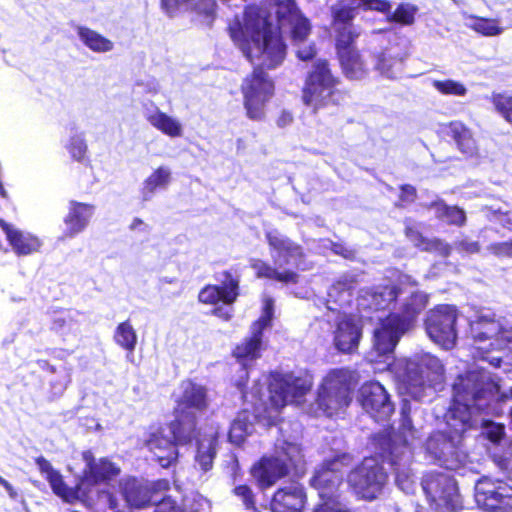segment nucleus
Returning <instances> with one entry per match:
<instances>
[{"mask_svg":"<svg viewBox=\"0 0 512 512\" xmlns=\"http://www.w3.org/2000/svg\"><path fill=\"white\" fill-rule=\"evenodd\" d=\"M273 7L278 26L274 25L272 13L265 6H248L242 16L229 23V33L234 44L254 65L274 68L286 55L278 29L285 24L291 26L292 39L303 40L310 34V23L296 7L294 0H275Z\"/></svg>","mask_w":512,"mask_h":512,"instance_id":"f257e3e1","label":"nucleus"},{"mask_svg":"<svg viewBox=\"0 0 512 512\" xmlns=\"http://www.w3.org/2000/svg\"><path fill=\"white\" fill-rule=\"evenodd\" d=\"M400 292L394 285L377 286L363 290L357 299L358 307L363 310L391 309L386 317H378L379 326L374 330L373 350L368 359L379 361L378 357L389 358L400 338L414 325L417 317L428 304V295L416 291L397 304Z\"/></svg>","mask_w":512,"mask_h":512,"instance_id":"f03ea898","label":"nucleus"},{"mask_svg":"<svg viewBox=\"0 0 512 512\" xmlns=\"http://www.w3.org/2000/svg\"><path fill=\"white\" fill-rule=\"evenodd\" d=\"M313 378L309 374L272 373L261 384L255 383L251 391L242 392L245 402L253 407V415L247 410L240 412L233 420L228 438L235 445H240L253 431V419L263 418L275 421L281 408L288 404L299 405L311 390Z\"/></svg>","mask_w":512,"mask_h":512,"instance_id":"7ed1b4c3","label":"nucleus"},{"mask_svg":"<svg viewBox=\"0 0 512 512\" xmlns=\"http://www.w3.org/2000/svg\"><path fill=\"white\" fill-rule=\"evenodd\" d=\"M479 375L467 373L460 376L454 384V398L446 423L448 431L434 433L426 442L427 452L441 465L449 470H458L464 466L467 455L462 450L463 434L477 424L473 417V409L469 406L467 388L476 382Z\"/></svg>","mask_w":512,"mask_h":512,"instance_id":"20e7f679","label":"nucleus"},{"mask_svg":"<svg viewBox=\"0 0 512 512\" xmlns=\"http://www.w3.org/2000/svg\"><path fill=\"white\" fill-rule=\"evenodd\" d=\"M469 373L479 375L476 382H472L467 388L468 404L473 409V417L476 419L477 426L480 424L483 428V434L495 445H509L510 440L506 436L505 426L493 421L478 419V414L492 412L495 414H504V410L498 407L500 403H506L512 398V388L509 394L501 393L499 384L493 380L484 369L473 370Z\"/></svg>","mask_w":512,"mask_h":512,"instance_id":"39448f33","label":"nucleus"},{"mask_svg":"<svg viewBox=\"0 0 512 512\" xmlns=\"http://www.w3.org/2000/svg\"><path fill=\"white\" fill-rule=\"evenodd\" d=\"M378 357V362L391 366L398 380L406 387L407 392L414 398L421 400L425 390L440 389L444 382V366L442 362L430 353H421L411 359H400L391 364L389 359Z\"/></svg>","mask_w":512,"mask_h":512,"instance_id":"423d86ee","label":"nucleus"},{"mask_svg":"<svg viewBox=\"0 0 512 512\" xmlns=\"http://www.w3.org/2000/svg\"><path fill=\"white\" fill-rule=\"evenodd\" d=\"M470 333L475 357L487 361L494 367H500L502 357L497 354L508 347L512 342V317H501L490 311H480L470 321Z\"/></svg>","mask_w":512,"mask_h":512,"instance_id":"0eeeda50","label":"nucleus"},{"mask_svg":"<svg viewBox=\"0 0 512 512\" xmlns=\"http://www.w3.org/2000/svg\"><path fill=\"white\" fill-rule=\"evenodd\" d=\"M409 411L410 408L404 404L398 433L389 439H380L381 456L394 467L396 484L406 494L412 493L415 489V479L409 464L417 431L413 428Z\"/></svg>","mask_w":512,"mask_h":512,"instance_id":"6e6552de","label":"nucleus"},{"mask_svg":"<svg viewBox=\"0 0 512 512\" xmlns=\"http://www.w3.org/2000/svg\"><path fill=\"white\" fill-rule=\"evenodd\" d=\"M82 458L86 467L79 481V489L85 502L97 501L111 510L116 509L118 501L114 490L120 468L106 458L95 460L91 451H84Z\"/></svg>","mask_w":512,"mask_h":512,"instance_id":"1a4fd4ad","label":"nucleus"},{"mask_svg":"<svg viewBox=\"0 0 512 512\" xmlns=\"http://www.w3.org/2000/svg\"><path fill=\"white\" fill-rule=\"evenodd\" d=\"M265 236L269 246L270 256L277 268L271 267L260 259H253L251 261V267L254 269L257 277L268 278L283 283L296 282L298 275L294 271L290 269L280 271L279 269L286 266L298 267L303 256L302 248L275 229L268 230Z\"/></svg>","mask_w":512,"mask_h":512,"instance_id":"9d476101","label":"nucleus"},{"mask_svg":"<svg viewBox=\"0 0 512 512\" xmlns=\"http://www.w3.org/2000/svg\"><path fill=\"white\" fill-rule=\"evenodd\" d=\"M356 381L353 371L347 368L330 370L322 379L316 398L315 416L332 417L342 413L352 401Z\"/></svg>","mask_w":512,"mask_h":512,"instance_id":"9b49d317","label":"nucleus"},{"mask_svg":"<svg viewBox=\"0 0 512 512\" xmlns=\"http://www.w3.org/2000/svg\"><path fill=\"white\" fill-rule=\"evenodd\" d=\"M181 390L175 408V420L169 432L174 433L181 441H191L197 415L208 406L207 389L192 381H185L181 384Z\"/></svg>","mask_w":512,"mask_h":512,"instance_id":"f8f14e48","label":"nucleus"},{"mask_svg":"<svg viewBox=\"0 0 512 512\" xmlns=\"http://www.w3.org/2000/svg\"><path fill=\"white\" fill-rule=\"evenodd\" d=\"M303 459L302 449L298 443L278 439L274 454L263 457L251 470L261 488L274 485L288 474L289 466H297Z\"/></svg>","mask_w":512,"mask_h":512,"instance_id":"ddd939ff","label":"nucleus"},{"mask_svg":"<svg viewBox=\"0 0 512 512\" xmlns=\"http://www.w3.org/2000/svg\"><path fill=\"white\" fill-rule=\"evenodd\" d=\"M336 86L337 79L332 75L327 61L317 59L306 78L302 100L315 113L329 104H339L343 95Z\"/></svg>","mask_w":512,"mask_h":512,"instance_id":"4468645a","label":"nucleus"},{"mask_svg":"<svg viewBox=\"0 0 512 512\" xmlns=\"http://www.w3.org/2000/svg\"><path fill=\"white\" fill-rule=\"evenodd\" d=\"M273 317V300L265 299L263 312L260 318L250 328V335L237 344L233 350V357L242 365L236 386L242 391L248 378L247 366L261 357L264 350L263 330L270 326Z\"/></svg>","mask_w":512,"mask_h":512,"instance_id":"2eb2a0df","label":"nucleus"},{"mask_svg":"<svg viewBox=\"0 0 512 512\" xmlns=\"http://www.w3.org/2000/svg\"><path fill=\"white\" fill-rule=\"evenodd\" d=\"M243 105L249 119H264L266 105L274 94V84L267 74L259 67L247 76L241 85Z\"/></svg>","mask_w":512,"mask_h":512,"instance_id":"dca6fc26","label":"nucleus"},{"mask_svg":"<svg viewBox=\"0 0 512 512\" xmlns=\"http://www.w3.org/2000/svg\"><path fill=\"white\" fill-rule=\"evenodd\" d=\"M422 487L431 508L450 512L462 506L455 479L448 473L431 472L422 480Z\"/></svg>","mask_w":512,"mask_h":512,"instance_id":"f3484780","label":"nucleus"},{"mask_svg":"<svg viewBox=\"0 0 512 512\" xmlns=\"http://www.w3.org/2000/svg\"><path fill=\"white\" fill-rule=\"evenodd\" d=\"M351 462L350 456L341 454L333 457L332 459L325 460L323 464L315 471L311 479V485L318 490L319 497L322 501L318 505L324 506L328 502H336L338 507L342 509L347 508L335 496L338 486L342 483L344 469L349 466Z\"/></svg>","mask_w":512,"mask_h":512,"instance_id":"a211bd4d","label":"nucleus"},{"mask_svg":"<svg viewBox=\"0 0 512 512\" xmlns=\"http://www.w3.org/2000/svg\"><path fill=\"white\" fill-rule=\"evenodd\" d=\"M387 475L376 458H365L348 477L355 493L363 499H375L382 491Z\"/></svg>","mask_w":512,"mask_h":512,"instance_id":"6ab92c4d","label":"nucleus"},{"mask_svg":"<svg viewBox=\"0 0 512 512\" xmlns=\"http://www.w3.org/2000/svg\"><path fill=\"white\" fill-rule=\"evenodd\" d=\"M456 320L457 311L454 306L440 305L430 310L425 321L429 338L444 349L453 348L457 338Z\"/></svg>","mask_w":512,"mask_h":512,"instance_id":"aec40b11","label":"nucleus"},{"mask_svg":"<svg viewBox=\"0 0 512 512\" xmlns=\"http://www.w3.org/2000/svg\"><path fill=\"white\" fill-rule=\"evenodd\" d=\"M239 295V279L229 272L223 273L221 286L207 285L199 293V301L205 304L216 305L222 302L224 306H218L213 310L217 317L228 321L232 317L231 305Z\"/></svg>","mask_w":512,"mask_h":512,"instance_id":"412c9836","label":"nucleus"},{"mask_svg":"<svg viewBox=\"0 0 512 512\" xmlns=\"http://www.w3.org/2000/svg\"><path fill=\"white\" fill-rule=\"evenodd\" d=\"M479 506L492 512H512V486L501 480L483 477L475 485Z\"/></svg>","mask_w":512,"mask_h":512,"instance_id":"4be33fe9","label":"nucleus"},{"mask_svg":"<svg viewBox=\"0 0 512 512\" xmlns=\"http://www.w3.org/2000/svg\"><path fill=\"white\" fill-rule=\"evenodd\" d=\"M359 402L376 421L388 419L394 411L388 392L379 382L364 383L359 390Z\"/></svg>","mask_w":512,"mask_h":512,"instance_id":"5701e85b","label":"nucleus"},{"mask_svg":"<svg viewBox=\"0 0 512 512\" xmlns=\"http://www.w3.org/2000/svg\"><path fill=\"white\" fill-rule=\"evenodd\" d=\"M172 423L167 427L153 429L145 443L148 449L154 454L156 461L160 466L166 468L170 466L178 456L176 443L184 444L189 441H181L174 433L169 432Z\"/></svg>","mask_w":512,"mask_h":512,"instance_id":"b1692460","label":"nucleus"},{"mask_svg":"<svg viewBox=\"0 0 512 512\" xmlns=\"http://www.w3.org/2000/svg\"><path fill=\"white\" fill-rule=\"evenodd\" d=\"M348 34H343L336 43L339 61L344 74L353 80L362 79L367 68L360 57L359 51L355 48L354 42Z\"/></svg>","mask_w":512,"mask_h":512,"instance_id":"393cba45","label":"nucleus"},{"mask_svg":"<svg viewBox=\"0 0 512 512\" xmlns=\"http://www.w3.org/2000/svg\"><path fill=\"white\" fill-rule=\"evenodd\" d=\"M361 327L358 320L346 314H338L334 330L335 347L343 353L353 352L359 344Z\"/></svg>","mask_w":512,"mask_h":512,"instance_id":"a878e982","label":"nucleus"},{"mask_svg":"<svg viewBox=\"0 0 512 512\" xmlns=\"http://www.w3.org/2000/svg\"><path fill=\"white\" fill-rule=\"evenodd\" d=\"M143 116L154 129L170 138H181L184 135V125L181 120L161 111L152 102L144 105Z\"/></svg>","mask_w":512,"mask_h":512,"instance_id":"bb28decb","label":"nucleus"},{"mask_svg":"<svg viewBox=\"0 0 512 512\" xmlns=\"http://www.w3.org/2000/svg\"><path fill=\"white\" fill-rule=\"evenodd\" d=\"M95 212V206L74 200L68 203V213L64 217V237L73 238L86 229Z\"/></svg>","mask_w":512,"mask_h":512,"instance_id":"cd10ccee","label":"nucleus"},{"mask_svg":"<svg viewBox=\"0 0 512 512\" xmlns=\"http://www.w3.org/2000/svg\"><path fill=\"white\" fill-rule=\"evenodd\" d=\"M36 464L41 474L44 475L46 480L49 482L51 489L57 496L66 502H73L75 500L85 502V498L81 495V491L79 489V483L77 484L76 489L69 488L63 481L62 475L52 467L48 460L43 457H38L36 459Z\"/></svg>","mask_w":512,"mask_h":512,"instance_id":"c85d7f7f","label":"nucleus"},{"mask_svg":"<svg viewBox=\"0 0 512 512\" xmlns=\"http://www.w3.org/2000/svg\"><path fill=\"white\" fill-rule=\"evenodd\" d=\"M333 18V28L336 32V43L343 34L351 36V40H356L359 35V29L353 25L352 20L357 13V7L345 0L338 1L331 7Z\"/></svg>","mask_w":512,"mask_h":512,"instance_id":"c756f323","label":"nucleus"},{"mask_svg":"<svg viewBox=\"0 0 512 512\" xmlns=\"http://www.w3.org/2000/svg\"><path fill=\"white\" fill-rule=\"evenodd\" d=\"M305 503L303 487L294 482L276 491L271 502L272 512H302Z\"/></svg>","mask_w":512,"mask_h":512,"instance_id":"7c9ffc66","label":"nucleus"},{"mask_svg":"<svg viewBox=\"0 0 512 512\" xmlns=\"http://www.w3.org/2000/svg\"><path fill=\"white\" fill-rule=\"evenodd\" d=\"M405 57V49L398 44L390 45L375 55L374 68L386 78H397L402 72Z\"/></svg>","mask_w":512,"mask_h":512,"instance_id":"2f4dec72","label":"nucleus"},{"mask_svg":"<svg viewBox=\"0 0 512 512\" xmlns=\"http://www.w3.org/2000/svg\"><path fill=\"white\" fill-rule=\"evenodd\" d=\"M0 226L17 255H29L39 251L42 243L37 236L18 230L3 220H0Z\"/></svg>","mask_w":512,"mask_h":512,"instance_id":"473e14b6","label":"nucleus"},{"mask_svg":"<svg viewBox=\"0 0 512 512\" xmlns=\"http://www.w3.org/2000/svg\"><path fill=\"white\" fill-rule=\"evenodd\" d=\"M182 5H188L199 16H203L207 24H210L214 18L215 0H161L162 9L169 16H173Z\"/></svg>","mask_w":512,"mask_h":512,"instance_id":"72a5a7b5","label":"nucleus"},{"mask_svg":"<svg viewBox=\"0 0 512 512\" xmlns=\"http://www.w3.org/2000/svg\"><path fill=\"white\" fill-rule=\"evenodd\" d=\"M119 486L122 494L131 507L142 508L151 503L148 485L140 480L128 478L121 482Z\"/></svg>","mask_w":512,"mask_h":512,"instance_id":"f704fd0d","label":"nucleus"},{"mask_svg":"<svg viewBox=\"0 0 512 512\" xmlns=\"http://www.w3.org/2000/svg\"><path fill=\"white\" fill-rule=\"evenodd\" d=\"M352 281L339 280L334 283L328 290L326 307L329 311L343 313L352 300Z\"/></svg>","mask_w":512,"mask_h":512,"instance_id":"c9c22d12","label":"nucleus"},{"mask_svg":"<svg viewBox=\"0 0 512 512\" xmlns=\"http://www.w3.org/2000/svg\"><path fill=\"white\" fill-rule=\"evenodd\" d=\"M217 435L216 431H210L201 435L197 441L195 461L204 472L212 468L216 455Z\"/></svg>","mask_w":512,"mask_h":512,"instance_id":"e433bc0d","label":"nucleus"},{"mask_svg":"<svg viewBox=\"0 0 512 512\" xmlns=\"http://www.w3.org/2000/svg\"><path fill=\"white\" fill-rule=\"evenodd\" d=\"M172 173L166 166L155 169L143 182L141 195L143 200H151L158 190H166L171 183Z\"/></svg>","mask_w":512,"mask_h":512,"instance_id":"4c0bfd02","label":"nucleus"},{"mask_svg":"<svg viewBox=\"0 0 512 512\" xmlns=\"http://www.w3.org/2000/svg\"><path fill=\"white\" fill-rule=\"evenodd\" d=\"M449 133L462 153L467 156L477 154L478 148L472 132L461 122H452L449 126Z\"/></svg>","mask_w":512,"mask_h":512,"instance_id":"58836bf2","label":"nucleus"},{"mask_svg":"<svg viewBox=\"0 0 512 512\" xmlns=\"http://www.w3.org/2000/svg\"><path fill=\"white\" fill-rule=\"evenodd\" d=\"M77 34L82 43L94 52L106 53L114 48V44L110 39L90 28L78 27Z\"/></svg>","mask_w":512,"mask_h":512,"instance_id":"ea45409f","label":"nucleus"},{"mask_svg":"<svg viewBox=\"0 0 512 512\" xmlns=\"http://www.w3.org/2000/svg\"><path fill=\"white\" fill-rule=\"evenodd\" d=\"M463 19L468 28L484 36H497L504 30L496 19L482 18L467 13H463Z\"/></svg>","mask_w":512,"mask_h":512,"instance_id":"a19ab883","label":"nucleus"},{"mask_svg":"<svg viewBox=\"0 0 512 512\" xmlns=\"http://www.w3.org/2000/svg\"><path fill=\"white\" fill-rule=\"evenodd\" d=\"M406 236L414 245L424 251H435L443 256H447L450 251L448 244L438 239H426L417 230L407 227Z\"/></svg>","mask_w":512,"mask_h":512,"instance_id":"79ce46f5","label":"nucleus"},{"mask_svg":"<svg viewBox=\"0 0 512 512\" xmlns=\"http://www.w3.org/2000/svg\"><path fill=\"white\" fill-rule=\"evenodd\" d=\"M432 207L435 209L436 216L449 224L461 226L466 221L465 212L456 206H448L443 201H437L432 204Z\"/></svg>","mask_w":512,"mask_h":512,"instance_id":"37998d69","label":"nucleus"},{"mask_svg":"<svg viewBox=\"0 0 512 512\" xmlns=\"http://www.w3.org/2000/svg\"><path fill=\"white\" fill-rule=\"evenodd\" d=\"M114 341L129 352H133L137 344V334L129 321L120 323L114 333Z\"/></svg>","mask_w":512,"mask_h":512,"instance_id":"c03bdc74","label":"nucleus"},{"mask_svg":"<svg viewBox=\"0 0 512 512\" xmlns=\"http://www.w3.org/2000/svg\"><path fill=\"white\" fill-rule=\"evenodd\" d=\"M65 147L75 161L82 162L85 160L88 146L84 133L75 132L71 134Z\"/></svg>","mask_w":512,"mask_h":512,"instance_id":"a18cd8bd","label":"nucleus"},{"mask_svg":"<svg viewBox=\"0 0 512 512\" xmlns=\"http://www.w3.org/2000/svg\"><path fill=\"white\" fill-rule=\"evenodd\" d=\"M431 85L443 95L463 97L467 94L465 85L453 79L432 80Z\"/></svg>","mask_w":512,"mask_h":512,"instance_id":"49530a36","label":"nucleus"},{"mask_svg":"<svg viewBox=\"0 0 512 512\" xmlns=\"http://www.w3.org/2000/svg\"><path fill=\"white\" fill-rule=\"evenodd\" d=\"M491 101L496 111L512 124V95L506 92L492 93Z\"/></svg>","mask_w":512,"mask_h":512,"instance_id":"de8ad7c7","label":"nucleus"},{"mask_svg":"<svg viewBox=\"0 0 512 512\" xmlns=\"http://www.w3.org/2000/svg\"><path fill=\"white\" fill-rule=\"evenodd\" d=\"M417 11L418 8L415 5L409 3L400 4L391 14L390 20L402 25H412Z\"/></svg>","mask_w":512,"mask_h":512,"instance_id":"09e8293b","label":"nucleus"},{"mask_svg":"<svg viewBox=\"0 0 512 512\" xmlns=\"http://www.w3.org/2000/svg\"><path fill=\"white\" fill-rule=\"evenodd\" d=\"M149 487V495L151 497V503L156 505L160 503L164 498H167L164 494L170 489L169 481L166 479H160L155 482L147 483Z\"/></svg>","mask_w":512,"mask_h":512,"instance_id":"8fccbe9b","label":"nucleus"},{"mask_svg":"<svg viewBox=\"0 0 512 512\" xmlns=\"http://www.w3.org/2000/svg\"><path fill=\"white\" fill-rule=\"evenodd\" d=\"M234 493L237 497L241 498L245 508L257 512L255 507L254 496L252 490L246 485H240L235 487Z\"/></svg>","mask_w":512,"mask_h":512,"instance_id":"3c124183","label":"nucleus"},{"mask_svg":"<svg viewBox=\"0 0 512 512\" xmlns=\"http://www.w3.org/2000/svg\"><path fill=\"white\" fill-rule=\"evenodd\" d=\"M309 35H307L303 40L301 41H295L293 39V42L295 46L297 47L296 54L299 59L303 61L310 60L314 57L316 51L312 44L306 43V39Z\"/></svg>","mask_w":512,"mask_h":512,"instance_id":"603ef678","label":"nucleus"},{"mask_svg":"<svg viewBox=\"0 0 512 512\" xmlns=\"http://www.w3.org/2000/svg\"><path fill=\"white\" fill-rule=\"evenodd\" d=\"M360 4L366 9L379 11L382 13L389 12L391 4L387 0H359Z\"/></svg>","mask_w":512,"mask_h":512,"instance_id":"864d4df0","label":"nucleus"},{"mask_svg":"<svg viewBox=\"0 0 512 512\" xmlns=\"http://www.w3.org/2000/svg\"><path fill=\"white\" fill-rule=\"evenodd\" d=\"M496 465L512 479V453L506 456L494 455Z\"/></svg>","mask_w":512,"mask_h":512,"instance_id":"5fc2aeb1","label":"nucleus"},{"mask_svg":"<svg viewBox=\"0 0 512 512\" xmlns=\"http://www.w3.org/2000/svg\"><path fill=\"white\" fill-rule=\"evenodd\" d=\"M489 250L496 256L512 257L511 241L492 244L489 246Z\"/></svg>","mask_w":512,"mask_h":512,"instance_id":"6e6d98bb","label":"nucleus"},{"mask_svg":"<svg viewBox=\"0 0 512 512\" xmlns=\"http://www.w3.org/2000/svg\"><path fill=\"white\" fill-rule=\"evenodd\" d=\"M155 512H180L176 502L171 498H164L157 504Z\"/></svg>","mask_w":512,"mask_h":512,"instance_id":"4d7b16f0","label":"nucleus"},{"mask_svg":"<svg viewBox=\"0 0 512 512\" xmlns=\"http://www.w3.org/2000/svg\"><path fill=\"white\" fill-rule=\"evenodd\" d=\"M294 117L291 112L282 110L276 119L279 128H286L293 123Z\"/></svg>","mask_w":512,"mask_h":512,"instance_id":"13d9d810","label":"nucleus"},{"mask_svg":"<svg viewBox=\"0 0 512 512\" xmlns=\"http://www.w3.org/2000/svg\"><path fill=\"white\" fill-rule=\"evenodd\" d=\"M131 231L140 232L143 234L149 233L150 227L140 218H134L129 225Z\"/></svg>","mask_w":512,"mask_h":512,"instance_id":"bf43d9fd","label":"nucleus"},{"mask_svg":"<svg viewBox=\"0 0 512 512\" xmlns=\"http://www.w3.org/2000/svg\"><path fill=\"white\" fill-rule=\"evenodd\" d=\"M401 200L411 202L415 197V188L410 185L402 186L401 188Z\"/></svg>","mask_w":512,"mask_h":512,"instance_id":"052dcab7","label":"nucleus"},{"mask_svg":"<svg viewBox=\"0 0 512 512\" xmlns=\"http://www.w3.org/2000/svg\"><path fill=\"white\" fill-rule=\"evenodd\" d=\"M315 512H348L345 509L337 506L336 502H328L324 506L317 507Z\"/></svg>","mask_w":512,"mask_h":512,"instance_id":"680f3d73","label":"nucleus"},{"mask_svg":"<svg viewBox=\"0 0 512 512\" xmlns=\"http://www.w3.org/2000/svg\"><path fill=\"white\" fill-rule=\"evenodd\" d=\"M460 248L467 253H476L479 251L478 244L476 242L470 241H462L460 244Z\"/></svg>","mask_w":512,"mask_h":512,"instance_id":"e2e57ef3","label":"nucleus"},{"mask_svg":"<svg viewBox=\"0 0 512 512\" xmlns=\"http://www.w3.org/2000/svg\"><path fill=\"white\" fill-rule=\"evenodd\" d=\"M0 485L4 487V489L6 490V492L8 493L10 498H12V499H16L17 498L16 490L2 476H0Z\"/></svg>","mask_w":512,"mask_h":512,"instance_id":"0e129e2a","label":"nucleus"},{"mask_svg":"<svg viewBox=\"0 0 512 512\" xmlns=\"http://www.w3.org/2000/svg\"><path fill=\"white\" fill-rule=\"evenodd\" d=\"M334 251L335 253L337 254H341L343 255L345 258H349L352 256V252L346 248H344L342 245L340 244H335L334 245Z\"/></svg>","mask_w":512,"mask_h":512,"instance_id":"69168bd1","label":"nucleus"},{"mask_svg":"<svg viewBox=\"0 0 512 512\" xmlns=\"http://www.w3.org/2000/svg\"><path fill=\"white\" fill-rule=\"evenodd\" d=\"M501 223L509 229H512V212L505 213L501 218Z\"/></svg>","mask_w":512,"mask_h":512,"instance_id":"338daca9","label":"nucleus"},{"mask_svg":"<svg viewBox=\"0 0 512 512\" xmlns=\"http://www.w3.org/2000/svg\"><path fill=\"white\" fill-rule=\"evenodd\" d=\"M506 414H507V417L509 419V426L512 429V406L508 407V410H507Z\"/></svg>","mask_w":512,"mask_h":512,"instance_id":"774afa93","label":"nucleus"}]
</instances>
